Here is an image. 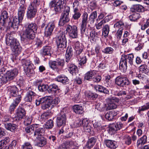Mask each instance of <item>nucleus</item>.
Listing matches in <instances>:
<instances>
[{"label":"nucleus","instance_id":"f257e3e1","mask_svg":"<svg viewBox=\"0 0 149 149\" xmlns=\"http://www.w3.org/2000/svg\"><path fill=\"white\" fill-rule=\"evenodd\" d=\"M60 101L58 97L53 99L51 96H46L36 100V104L37 106H38L40 104H42V108L45 110L52 109Z\"/></svg>","mask_w":149,"mask_h":149},{"label":"nucleus","instance_id":"f03ea898","mask_svg":"<svg viewBox=\"0 0 149 149\" xmlns=\"http://www.w3.org/2000/svg\"><path fill=\"white\" fill-rule=\"evenodd\" d=\"M26 7L24 5H22L18 9V16L14 17L13 22L11 21L8 22V27L9 29L13 28L17 30L18 28L19 24L22 23L25 13Z\"/></svg>","mask_w":149,"mask_h":149},{"label":"nucleus","instance_id":"7ed1b4c3","mask_svg":"<svg viewBox=\"0 0 149 149\" xmlns=\"http://www.w3.org/2000/svg\"><path fill=\"white\" fill-rule=\"evenodd\" d=\"M6 45L10 48L15 54H19L22 49L18 41L13 36L11 33H8L6 35Z\"/></svg>","mask_w":149,"mask_h":149},{"label":"nucleus","instance_id":"20e7f679","mask_svg":"<svg viewBox=\"0 0 149 149\" xmlns=\"http://www.w3.org/2000/svg\"><path fill=\"white\" fill-rule=\"evenodd\" d=\"M37 29V26L35 23L29 24L23 32L22 36V40H25L27 39L32 40L35 36V33Z\"/></svg>","mask_w":149,"mask_h":149},{"label":"nucleus","instance_id":"39448f33","mask_svg":"<svg viewBox=\"0 0 149 149\" xmlns=\"http://www.w3.org/2000/svg\"><path fill=\"white\" fill-rule=\"evenodd\" d=\"M67 34L65 31L60 30L57 33L56 42L58 49H63L67 46L66 36Z\"/></svg>","mask_w":149,"mask_h":149},{"label":"nucleus","instance_id":"423d86ee","mask_svg":"<svg viewBox=\"0 0 149 149\" xmlns=\"http://www.w3.org/2000/svg\"><path fill=\"white\" fill-rule=\"evenodd\" d=\"M18 74V70L17 69L15 68L7 71L3 76L0 78V79L3 83H6L8 81L12 80L14 79L17 76Z\"/></svg>","mask_w":149,"mask_h":149},{"label":"nucleus","instance_id":"0eeeda50","mask_svg":"<svg viewBox=\"0 0 149 149\" xmlns=\"http://www.w3.org/2000/svg\"><path fill=\"white\" fill-rule=\"evenodd\" d=\"M81 22L80 24V29L81 33L82 36L87 37L88 36V32L86 26L88 19V14L84 12L81 16Z\"/></svg>","mask_w":149,"mask_h":149},{"label":"nucleus","instance_id":"6e6552de","mask_svg":"<svg viewBox=\"0 0 149 149\" xmlns=\"http://www.w3.org/2000/svg\"><path fill=\"white\" fill-rule=\"evenodd\" d=\"M81 22L80 24V29L81 33L82 36L87 37L88 36V32L86 26L88 19V14L84 12L81 16Z\"/></svg>","mask_w":149,"mask_h":149},{"label":"nucleus","instance_id":"1a4fd4ad","mask_svg":"<svg viewBox=\"0 0 149 149\" xmlns=\"http://www.w3.org/2000/svg\"><path fill=\"white\" fill-rule=\"evenodd\" d=\"M66 4V1L65 0H59L57 3L55 0H53L50 2L49 5L51 8H54L56 12H61Z\"/></svg>","mask_w":149,"mask_h":149},{"label":"nucleus","instance_id":"9d476101","mask_svg":"<svg viewBox=\"0 0 149 149\" xmlns=\"http://www.w3.org/2000/svg\"><path fill=\"white\" fill-rule=\"evenodd\" d=\"M66 109H63L60 113H58L57 116L56 123L57 126L59 127L64 125L65 124L66 122V116L67 114Z\"/></svg>","mask_w":149,"mask_h":149},{"label":"nucleus","instance_id":"9b49d317","mask_svg":"<svg viewBox=\"0 0 149 149\" xmlns=\"http://www.w3.org/2000/svg\"><path fill=\"white\" fill-rule=\"evenodd\" d=\"M65 9L61 13L60 20L59 24L63 26L66 23L70 20L69 14L70 12V7L68 6H65Z\"/></svg>","mask_w":149,"mask_h":149},{"label":"nucleus","instance_id":"f8f14e48","mask_svg":"<svg viewBox=\"0 0 149 149\" xmlns=\"http://www.w3.org/2000/svg\"><path fill=\"white\" fill-rule=\"evenodd\" d=\"M21 63L24 68V70L27 74H33L34 71L32 68V64L29 60L26 59H23L21 60Z\"/></svg>","mask_w":149,"mask_h":149},{"label":"nucleus","instance_id":"ddd939ff","mask_svg":"<svg viewBox=\"0 0 149 149\" xmlns=\"http://www.w3.org/2000/svg\"><path fill=\"white\" fill-rule=\"evenodd\" d=\"M8 17L7 12L6 10H2L0 19V29L1 30H3L6 27Z\"/></svg>","mask_w":149,"mask_h":149},{"label":"nucleus","instance_id":"4468645a","mask_svg":"<svg viewBox=\"0 0 149 149\" xmlns=\"http://www.w3.org/2000/svg\"><path fill=\"white\" fill-rule=\"evenodd\" d=\"M66 31L70 37L73 38H77L78 35V31L77 27L74 25L71 26L68 25L67 26Z\"/></svg>","mask_w":149,"mask_h":149},{"label":"nucleus","instance_id":"2eb2a0df","mask_svg":"<svg viewBox=\"0 0 149 149\" xmlns=\"http://www.w3.org/2000/svg\"><path fill=\"white\" fill-rule=\"evenodd\" d=\"M34 136L35 138H40L44 134L45 132L44 127L39 124H35Z\"/></svg>","mask_w":149,"mask_h":149},{"label":"nucleus","instance_id":"dca6fc26","mask_svg":"<svg viewBox=\"0 0 149 149\" xmlns=\"http://www.w3.org/2000/svg\"><path fill=\"white\" fill-rule=\"evenodd\" d=\"M123 126V124L120 122L111 124L109 128V133L111 134L115 133L116 131L121 129Z\"/></svg>","mask_w":149,"mask_h":149},{"label":"nucleus","instance_id":"f3484780","mask_svg":"<svg viewBox=\"0 0 149 149\" xmlns=\"http://www.w3.org/2000/svg\"><path fill=\"white\" fill-rule=\"evenodd\" d=\"M26 111L24 109L20 107H19L16 110V120H20L25 117Z\"/></svg>","mask_w":149,"mask_h":149},{"label":"nucleus","instance_id":"a211bd4d","mask_svg":"<svg viewBox=\"0 0 149 149\" xmlns=\"http://www.w3.org/2000/svg\"><path fill=\"white\" fill-rule=\"evenodd\" d=\"M55 26V24L53 22H49L47 25L45 31V35L46 36L48 37L51 35Z\"/></svg>","mask_w":149,"mask_h":149},{"label":"nucleus","instance_id":"6ab92c4d","mask_svg":"<svg viewBox=\"0 0 149 149\" xmlns=\"http://www.w3.org/2000/svg\"><path fill=\"white\" fill-rule=\"evenodd\" d=\"M7 88L8 93L10 96L17 97L19 95H19L18 89L16 86H9Z\"/></svg>","mask_w":149,"mask_h":149},{"label":"nucleus","instance_id":"aec40b11","mask_svg":"<svg viewBox=\"0 0 149 149\" xmlns=\"http://www.w3.org/2000/svg\"><path fill=\"white\" fill-rule=\"evenodd\" d=\"M22 98L21 95H19L14 100L13 102L10 106L9 111L11 114L12 113L16 107L20 102Z\"/></svg>","mask_w":149,"mask_h":149},{"label":"nucleus","instance_id":"412c9836","mask_svg":"<svg viewBox=\"0 0 149 149\" xmlns=\"http://www.w3.org/2000/svg\"><path fill=\"white\" fill-rule=\"evenodd\" d=\"M37 11V9L28 6L27 8L26 14L27 18L28 19H31L35 17Z\"/></svg>","mask_w":149,"mask_h":149},{"label":"nucleus","instance_id":"4be33fe9","mask_svg":"<svg viewBox=\"0 0 149 149\" xmlns=\"http://www.w3.org/2000/svg\"><path fill=\"white\" fill-rule=\"evenodd\" d=\"M76 56L78 60L80 62L79 63L80 65H82L86 63L87 61L86 57V54L84 52L79 54L76 55Z\"/></svg>","mask_w":149,"mask_h":149},{"label":"nucleus","instance_id":"5701e85b","mask_svg":"<svg viewBox=\"0 0 149 149\" xmlns=\"http://www.w3.org/2000/svg\"><path fill=\"white\" fill-rule=\"evenodd\" d=\"M84 46L78 41L76 42L74 44V49L76 52V55L84 52Z\"/></svg>","mask_w":149,"mask_h":149},{"label":"nucleus","instance_id":"b1692460","mask_svg":"<svg viewBox=\"0 0 149 149\" xmlns=\"http://www.w3.org/2000/svg\"><path fill=\"white\" fill-rule=\"evenodd\" d=\"M51 47L49 46H45L43 47L41 51V54L43 56H50L52 53Z\"/></svg>","mask_w":149,"mask_h":149},{"label":"nucleus","instance_id":"393cba45","mask_svg":"<svg viewBox=\"0 0 149 149\" xmlns=\"http://www.w3.org/2000/svg\"><path fill=\"white\" fill-rule=\"evenodd\" d=\"M97 72L93 70L88 72L84 75V79L85 80L91 81L93 77L96 75Z\"/></svg>","mask_w":149,"mask_h":149},{"label":"nucleus","instance_id":"a878e982","mask_svg":"<svg viewBox=\"0 0 149 149\" xmlns=\"http://www.w3.org/2000/svg\"><path fill=\"white\" fill-rule=\"evenodd\" d=\"M104 143L107 147L111 149L116 148L117 146L116 142L111 140H106Z\"/></svg>","mask_w":149,"mask_h":149},{"label":"nucleus","instance_id":"bb28decb","mask_svg":"<svg viewBox=\"0 0 149 149\" xmlns=\"http://www.w3.org/2000/svg\"><path fill=\"white\" fill-rule=\"evenodd\" d=\"M119 68L121 70L123 71H125L127 69V62L123 56L122 57L120 62Z\"/></svg>","mask_w":149,"mask_h":149},{"label":"nucleus","instance_id":"cd10ccee","mask_svg":"<svg viewBox=\"0 0 149 149\" xmlns=\"http://www.w3.org/2000/svg\"><path fill=\"white\" fill-rule=\"evenodd\" d=\"M5 128L7 130H10L11 132H13L17 129V126L15 124L8 123L4 124Z\"/></svg>","mask_w":149,"mask_h":149},{"label":"nucleus","instance_id":"c85d7f7f","mask_svg":"<svg viewBox=\"0 0 149 149\" xmlns=\"http://www.w3.org/2000/svg\"><path fill=\"white\" fill-rule=\"evenodd\" d=\"M73 109L74 111L77 114H81L84 112V109L81 105H74L73 107Z\"/></svg>","mask_w":149,"mask_h":149},{"label":"nucleus","instance_id":"c756f323","mask_svg":"<svg viewBox=\"0 0 149 149\" xmlns=\"http://www.w3.org/2000/svg\"><path fill=\"white\" fill-rule=\"evenodd\" d=\"M73 54L72 49L71 48H68L66 52L65 55V61L68 63L71 61V58Z\"/></svg>","mask_w":149,"mask_h":149},{"label":"nucleus","instance_id":"7c9ffc66","mask_svg":"<svg viewBox=\"0 0 149 149\" xmlns=\"http://www.w3.org/2000/svg\"><path fill=\"white\" fill-rule=\"evenodd\" d=\"M35 95V93L33 91H29L26 97L25 101L27 102H32Z\"/></svg>","mask_w":149,"mask_h":149},{"label":"nucleus","instance_id":"2f4dec72","mask_svg":"<svg viewBox=\"0 0 149 149\" xmlns=\"http://www.w3.org/2000/svg\"><path fill=\"white\" fill-rule=\"evenodd\" d=\"M37 145L39 147H42L46 143V139L42 136L40 138H36Z\"/></svg>","mask_w":149,"mask_h":149},{"label":"nucleus","instance_id":"473e14b6","mask_svg":"<svg viewBox=\"0 0 149 149\" xmlns=\"http://www.w3.org/2000/svg\"><path fill=\"white\" fill-rule=\"evenodd\" d=\"M124 58V59L130 65L133 64L134 56L132 54H130L124 56H122Z\"/></svg>","mask_w":149,"mask_h":149},{"label":"nucleus","instance_id":"72a5a7b5","mask_svg":"<svg viewBox=\"0 0 149 149\" xmlns=\"http://www.w3.org/2000/svg\"><path fill=\"white\" fill-rule=\"evenodd\" d=\"M40 3V0H31L29 6L37 9Z\"/></svg>","mask_w":149,"mask_h":149},{"label":"nucleus","instance_id":"f704fd0d","mask_svg":"<svg viewBox=\"0 0 149 149\" xmlns=\"http://www.w3.org/2000/svg\"><path fill=\"white\" fill-rule=\"evenodd\" d=\"M93 126L95 129L98 132H100L105 128V126L101 124L100 122H96L94 123Z\"/></svg>","mask_w":149,"mask_h":149},{"label":"nucleus","instance_id":"c9c22d12","mask_svg":"<svg viewBox=\"0 0 149 149\" xmlns=\"http://www.w3.org/2000/svg\"><path fill=\"white\" fill-rule=\"evenodd\" d=\"M94 88L96 91H98L100 92H103L106 94L109 93L108 90L101 86L97 85L95 86Z\"/></svg>","mask_w":149,"mask_h":149},{"label":"nucleus","instance_id":"e433bc0d","mask_svg":"<svg viewBox=\"0 0 149 149\" xmlns=\"http://www.w3.org/2000/svg\"><path fill=\"white\" fill-rule=\"evenodd\" d=\"M97 17V13L96 11H95L92 12L89 16L88 22L91 24H93Z\"/></svg>","mask_w":149,"mask_h":149},{"label":"nucleus","instance_id":"4c0bfd02","mask_svg":"<svg viewBox=\"0 0 149 149\" xmlns=\"http://www.w3.org/2000/svg\"><path fill=\"white\" fill-rule=\"evenodd\" d=\"M58 86L55 84H53L49 86L47 91L49 93H55L58 90Z\"/></svg>","mask_w":149,"mask_h":149},{"label":"nucleus","instance_id":"58836bf2","mask_svg":"<svg viewBox=\"0 0 149 149\" xmlns=\"http://www.w3.org/2000/svg\"><path fill=\"white\" fill-rule=\"evenodd\" d=\"M132 9H133L135 12H143L145 10L144 7L142 5L139 4H136L133 5Z\"/></svg>","mask_w":149,"mask_h":149},{"label":"nucleus","instance_id":"ea45409f","mask_svg":"<svg viewBox=\"0 0 149 149\" xmlns=\"http://www.w3.org/2000/svg\"><path fill=\"white\" fill-rule=\"evenodd\" d=\"M56 79L57 81L65 84H67L69 80L68 78L64 76H58L56 77Z\"/></svg>","mask_w":149,"mask_h":149},{"label":"nucleus","instance_id":"a19ab883","mask_svg":"<svg viewBox=\"0 0 149 149\" xmlns=\"http://www.w3.org/2000/svg\"><path fill=\"white\" fill-rule=\"evenodd\" d=\"M85 96L90 100H93L95 99L98 97V95L94 94L90 91H87L85 93Z\"/></svg>","mask_w":149,"mask_h":149},{"label":"nucleus","instance_id":"79ce46f5","mask_svg":"<svg viewBox=\"0 0 149 149\" xmlns=\"http://www.w3.org/2000/svg\"><path fill=\"white\" fill-rule=\"evenodd\" d=\"M68 66L69 68V70L71 74L73 75L74 73L76 74V73L78 71L77 67L75 65L71 64L68 65Z\"/></svg>","mask_w":149,"mask_h":149},{"label":"nucleus","instance_id":"37998d69","mask_svg":"<svg viewBox=\"0 0 149 149\" xmlns=\"http://www.w3.org/2000/svg\"><path fill=\"white\" fill-rule=\"evenodd\" d=\"M116 98L115 97H112V99H110V102L108 104V107L110 109H115L116 108L117 105L115 102Z\"/></svg>","mask_w":149,"mask_h":149},{"label":"nucleus","instance_id":"c03bdc74","mask_svg":"<svg viewBox=\"0 0 149 149\" xmlns=\"http://www.w3.org/2000/svg\"><path fill=\"white\" fill-rule=\"evenodd\" d=\"M109 31V26L108 25H105L103 27L102 31L103 35L104 37L108 36Z\"/></svg>","mask_w":149,"mask_h":149},{"label":"nucleus","instance_id":"a18cd8bd","mask_svg":"<svg viewBox=\"0 0 149 149\" xmlns=\"http://www.w3.org/2000/svg\"><path fill=\"white\" fill-rule=\"evenodd\" d=\"M96 142V139L93 137L89 139L87 144V146L89 148L92 147Z\"/></svg>","mask_w":149,"mask_h":149},{"label":"nucleus","instance_id":"49530a36","mask_svg":"<svg viewBox=\"0 0 149 149\" xmlns=\"http://www.w3.org/2000/svg\"><path fill=\"white\" fill-rule=\"evenodd\" d=\"M35 124L32 125L29 127H27L25 129L26 132L27 133H29V134H34L35 128Z\"/></svg>","mask_w":149,"mask_h":149},{"label":"nucleus","instance_id":"de8ad7c7","mask_svg":"<svg viewBox=\"0 0 149 149\" xmlns=\"http://www.w3.org/2000/svg\"><path fill=\"white\" fill-rule=\"evenodd\" d=\"M87 120L86 119H79L75 122V125L77 127H79L82 125L83 126L84 124H86Z\"/></svg>","mask_w":149,"mask_h":149},{"label":"nucleus","instance_id":"09e8293b","mask_svg":"<svg viewBox=\"0 0 149 149\" xmlns=\"http://www.w3.org/2000/svg\"><path fill=\"white\" fill-rule=\"evenodd\" d=\"M78 9H75L74 10V14L72 15V18L74 20H77L80 17L81 14V13L78 12Z\"/></svg>","mask_w":149,"mask_h":149},{"label":"nucleus","instance_id":"8fccbe9b","mask_svg":"<svg viewBox=\"0 0 149 149\" xmlns=\"http://www.w3.org/2000/svg\"><path fill=\"white\" fill-rule=\"evenodd\" d=\"M114 113V112L112 111H109L105 115V118L109 120H112L115 116Z\"/></svg>","mask_w":149,"mask_h":149},{"label":"nucleus","instance_id":"3c124183","mask_svg":"<svg viewBox=\"0 0 149 149\" xmlns=\"http://www.w3.org/2000/svg\"><path fill=\"white\" fill-rule=\"evenodd\" d=\"M54 126L53 121L50 119L45 124L44 127L46 129H51Z\"/></svg>","mask_w":149,"mask_h":149},{"label":"nucleus","instance_id":"603ef678","mask_svg":"<svg viewBox=\"0 0 149 149\" xmlns=\"http://www.w3.org/2000/svg\"><path fill=\"white\" fill-rule=\"evenodd\" d=\"M139 70L143 73L147 74L148 72V69L147 68V66L145 64L141 65L139 67Z\"/></svg>","mask_w":149,"mask_h":149},{"label":"nucleus","instance_id":"864d4df0","mask_svg":"<svg viewBox=\"0 0 149 149\" xmlns=\"http://www.w3.org/2000/svg\"><path fill=\"white\" fill-rule=\"evenodd\" d=\"M139 15L137 13H134L129 16V18L130 21H135L139 18Z\"/></svg>","mask_w":149,"mask_h":149},{"label":"nucleus","instance_id":"5fc2aeb1","mask_svg":"<svg viewBox=\"0 0 149 149\" xmlns=\"http://www.w3.org/2000/svg\"><path fill=\"white\" fill-rule=\"evenodd\" d=\"M129 81L127 77H123L122 81L121 83V85L120 86V87L126 86L130 84Z\"/></svg>","mask_w":149,"mask_h":149},{"label":"nucleus","instance_id":"6e6d98bb","mask_svg":"<svg viewBox=\"0 0 149 149\" xmlns=\"http://www.w3.org/2000/svg\"><path fill=\"white\" fill-rule=\"evenodd\" d=\"M86 124H84L83 125L84 129V131L88 132H90L91 130V127L88 123V120H87Z\"/></svg>","mask_w":149,"mask_h":149},{"label":"nucleus","instance_id":"4d7b16f0","mask_svg":"<svg viewBox=\"0 0 149 149\" xmlns=\"http://www.w3.org/2000/svg\"><path fill=\"white\" fill-rule=\"evenodd\" d=\"M114 50L111 47H107L102 51V52L105 54H111Z\"/></svg>","mask_w":149,"mask_h":149},{"label":"nucleus","instance_id":"13d9d810","mask_svg":"<svg viewBox=\"0 0 149 149\" xmlns=\"http://www.w3.org/2000/svg\"><path fill=\"white\" fill-rule=\"evenodd\" d=\"M50 67L53 69H55L58 68L56 60L54 61H50L49 62Z\"/></svg>","mask_w":149,"mask_h":149},{"label":"nucleus","instance_id":"bf43d9fd","mask_svg":"<svg viewBox=\"0 0 149 149\" xmlns=\"http://www.w3.org/2000/svg\"><path fill=\"white\" fill-rule=\"evenodd\" d=\"M38 88L40 91L42 92L45 91L47 90L48 86L45 84H40L38 86Z\"/></svg>","mask_w":149,"mask_h":149},{"label":"nucleus","instance_id":"052dcab7","mask_svg":"<svg viewBox=\"0 0 149 149\" xmlns=\"http://www.w3.org/2000/svg\"><path fill=\"white\" fill-rule=\"evenodd\" d=\"M90 36L92 40L94 41L95 40V38L98 37V33L95 31L93 30L90 33Z\"/></svg>","mask_w":149,"mask_h":149},{"label":"nucleus","instance_id":"680f3d73","mask_svg":"<svg viewBox=\"0 0 149 149\" xmlns=\"http://www.w3.org/2000/svg\"><path fill=\"white\" fill-rule=\"evenodd\" d=\"M148 109H149V102L147 103L146 105L139 107V112L140 113L141 111H144Z\"/></svg>","mask_w":149,"mask_h":149},{"label":"nucleus","instance_id":"e2e57ef3","mask_svg":"<svg viewBox=\"0 0 149 149\" xmlns=\"http://www.w3.org/2000/svg\"><path fill=\"white\" fill-rule=\"evenodd\" d=\"M58 66L63 67L64 65L65 61L63 59L58 58L56 60Z\"/></svg>","mask_w":149,"mask_h":149},{"label":"nucleus","instance_id":"0e129e2a","mask_svg":"<svg viewBox=\"0 0 149 149\" xmlns=\"http://www.w3.org/2000/svg\"><path fill=\"white\" fill-rule=\"evenodd\" d=\"M124 26V24L121 21H119L115 23L114 25V27L116 28H119L122 29V28Z\"/></svg>","mask_w":149,"mask_h":149},{"label":"nucleus","instance_id":"69168bd1","mask_svg":"<svg viewBox=\"0 0 149 149\" xmlns=\"http://www.w3.org/2000/svg\"><path fill=\"white\" fill-rule=\"evenodd\" d=\"M123 77L120 76H118L116 79L115 83L118 86L121 85V83L122 81Z\"/></svg>","mask_w":149,"mask_h":149},{"label":"nucleus","instance_id":"338daca9","mask_svg":"<svg viewBox=\"0 0 149 149\" xmlns=\"http://www.w3.org/2000/svg\"><path fill=\"white\" fill-rule=\"evenodd\" d=\"M22 149H32V147L29 142L25 143L22 146Z\"/></svg>","mask_w":149,"mask_h":149},{"label":"nucleus","instance_id":"774afa93","mask_svg":"<svg viewBox=\"0 0 149 149\" xmlns=\"http://www.w3.org/2000/svg\"><path fill=\"white\" fill-rule=\"evenodd\" d=\"M17 142L15 140H13L8 148V149H14L16 144Z\"/></svg>","mask_w":149,"mask_h":149}]
</instances>
